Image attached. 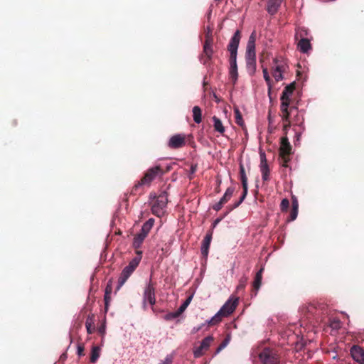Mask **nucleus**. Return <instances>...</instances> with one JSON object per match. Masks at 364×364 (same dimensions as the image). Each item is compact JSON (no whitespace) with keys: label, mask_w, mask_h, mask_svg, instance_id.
Returning <instances> with one entry per match:
<instances>
[{"label":"nucleus","mask_w":364,"mask_h":364,"mask_svg":"<svg viewBox=\"0 0 364 364\" xmlns=\"http://www.w3.org/2000/svg\"><path fill=\"white\" fill-rule=\"evenodd\" d=\"M324 310L325 306L321 304H308L302 306L300 309V326L305 327L309 324L315 327L323 321Z\"/></svg>","instance_id":"f257e3e1"},{"label":"nucleus","mask_w":364,"mask_h":364,"mask_svg":"<svg viewBox=\"0 0 364 364\" xmlns=\"http://www.w3.org/2000/svg\"><path fill=\"white\" fill-rule=\"evenodd\" d=\"M164 171L160 165L149 168L144 174L143 177L133 186L131 194L141 195L144 191V187H149L151 182L157 176H161Z\"/></svg>","instance_id":"f03ea898"},{"label":"nucleus","mask_w":364,"mask_h":364,"mask_svg":"<svg viewBox=\"0 0 364 364\" xmlns=\"http://www.w3.org/2000/svg\"><path fill=\"white\" fill-rule=\"evenodd\" d=\"M295 90V83L292 82L287 86H286L282 91V96L280 97L281 100V117L282 119H284V120H287L289 115L294 111H296V107H289V103H290V96L293 93L294 90Z\"/></svg>","instance_id":"7ed1b4c3"},{"label":"nucleus","mask_w":364,"mask_h":364,"mask_svg":"<svg viewBox=\"0 0 364 364\" xmlns=\"http://www.w3.org/2000/svg\"><path fill=\"white\" fill-rule=\"evenodd\" d=\"M237 304V298H230L221 307L219 311L208 321V325L214 326L220 323L223 317L230 315L235 311Z\"/></svg>","instance_id":"20e7f679"},{"label":"nucleus","mask_w":364,"mask_h":364,"mask_svg":"<svg viewBox=\"0 0 364 364\" xmlns=\"http://www.w3.org/2000/svg\"><path fill=\"white\" fill-rule=\"evenodd\" d=\"M241 38V32L239 30H237L233 36L231 38L228 46V50L230 52V68H235L237 67V49L239 46V43Z\"/></svg>","instance_id":"39448f33"},{"label":"nucleus","mask_w":364,"mask_h":364,"mask_svg":"<svg viewBox=\"0 0 364 364\" xmlns=\"http://www.w3.org/2000/svg\"><path fill=\"white\" fill-rule=\"evenodd\" d=\"M279 154L282 166L288 167V164L291 160L290 156L292 154V147L289 141L287 136H283L281 138Z\"/></svg>","instance_id":"423d86ee"},{"label":"nucleus","mask_w":364,"mask_h":364,"mask_svg":"<svg viewBox=\"0 0 364 364\" xmlns=\"http://www.w3.org/2000/svg\"><path fill=\"white\" fill-rule=\"evenodd\" d=\"M259 357L263 364H279L280 362L279 354L275 348H264Z\"/></svg>","instance_id":"0eeeda50"},{"label":"nucleus","mask_w":364,"mask_h":364,"mask_svg":"<svg viewBox=\"0 0 364 364\" xmlns=\"http://www.w3.org/2000/svg\"><path fill=\"white\" fill-rule=\"evenodd\" d=\"M168 203V193L166 191H162L154 202L151 206L152 213L160 217L164 213V209Z\"/></svg>","instance_id":"6e6552de"},{"label":"nucleus","mask_w":364,"mask_h":364,"mask_svg":"<svg viewBox=\"0 0 364 364\" xmlns=\"http://www.w3.org/2000/svg\"><path fill=\"white\" fill-rule=\"evenodd\" d=\"M185 145L186 137L182 134L173 135L168 142V146L172 149H178L183 147Z\"/></svg>","instance_id":"1a4fd4ad"},{"label":"nucleus","mask_w":364,"mask_h":364,"mask_svg":"<svg viewBox=\"0 0 364 364\" xmlns=\"http://www.w3.org/2000/svg\"><path fill=\"white\" fill-rule=\"evenodd\" d=\"M143 301L144 304L148 301L151 306H154L156 303L155 288L151 282L144 289Z\"/></svg>","instance_id":"9d476101"},{"label":"nucleus","mask_w":364,"mask_h":364,"mask_svg":"<svg viewBox=\"0 0 364 364\" xmlns=\"http://www.w3.org/2000/svg\"><path fill=\"white\" fill-rule=\"evenodd\" d=\"M256 32L253 31L248 40L245 53V58H256L255 53Z\"/></svg>","instance_id":"9b49d317"},{"label":"nucleus","mask_w":364,"mask_h":364,"mask_svg":"<svg viewBox=\"0 0 364 364\" xmlns=\"http://www.w3.org/2000/svg\"><path fill=\"white\" fill-rule=\"evenodd\" d=\"M260 171L263 181L269 180V168L264 152H260Z\"/></svg>","instance_id":"f8f14e48"},{"label":"nucleus","mask_w":364,"mask_h":364,"mask_svg":"<svg viewBox=\"0 0 364 364\" xmlns=\"http://www.w3.org/2000/svg\"><path fill=\"white\" fill-rule=\"evenodd\" d=\"M212 238H213V231L209 230L206 233V235L202 242L201 247H200L201 254H202L203 257H204L205 258L208 257Z\"/></svg>","instance_id":"ddd939ff"},{"label":"nucleus","mask_w":364,"mask_h":364,"mask_svg":"<svg viewBox=\"0 0 364 364\" xmlns=\"http://www.w3.org/2000/svg\"><path fill=\"white\" fill-rule=\"evenodd\" d=\"M352 358L356 362L364 364V349L357 345L353 346L350 349Z\"/></svg>","instance_id":"4468645a"},{"label":"nucleus","mask_w":364,"mask_h":364,"mask_svg":"<svg viewBox=\"0 0 364 364\" xmlns=\"http://www.w3.org/2000/svg\"><path fill=\"white\" fill-rule=\"evenodd\" d=\"M134 270L135 269L130 267L129 264L123 269L118 279V289H119L126 282Z\"/></svg>","instance_id":"2eb2a0df"},{"label":"nucleus","mask_w":364,"mask_h":364,"mask_svg":"<svg viewBox=\"0 0 364 364\" xmlns=\"http://www.w3.org/2000/svg\"><path fill=\"white\" fill-rule=\"evenodd\" d=\"M264 271V268L262 267L257 273L255 277L252 287L254 290V295L256 296L257 294L258 290L259 289L261 285H262V273Z\"/></svg>","instance_id":"dca6fc26"},{"label":"nucleus","mask_w":364,"mask_h":364,"mask_svg":"<svg viewBox=\"0 0 364 364\" xmlns=\"http://www.w3.org/2000/svg\"><path fill=\"white\" fill-rule=\"evenodd\" d=\"M282 4V0H268L267 11L271 14H275Z\"/></svg>","instance_id":"f3484780"},{"label":"nucleus","mask_w":364,"mask_h":364,"mask_svg":"<svg viewBox=\"0 0 364 364\" xmlns=\"http://www.w3.org/2000/svg\"><path fill=\"white\" fill-rule=\"evenodd\" d=\"M210 343H200L199 347H195L193 349L195 358H199L204 355V353L210 348Z\"/></svg>","instance_id":"a211bd4d"},{"label":"nucleus","mask_w":364,"mask_h":364,"mask_svg":"<svg viewBox=\"0 0 364 364\" xmlns=\"http://www.w3.org/2000/svg\"><path fill=\"white\" fill-rule=\"evenodd\" d=\"M298 48L303 53H308L309 50H311V45L309 40L302 38L298 43Z\"/></svg>","instance_id":"6ab92c4d"},{"label":"nucleus","mask_w":364,"mask_h":364,"mask_svg":"<svg viewBox=\"0 0 364 364\" xmlns=\"http://www.w3.org/2000/svg\"><path fill=\"white\" fill-rule=\"evenodd\" d=\"M247 70L250 75H253L256 71V58H245Z\"/></svg>","instance_id":"aec40b11"},{"label":"nucleus","mask_w":364,"mask_h":364,"mask_svg":"<svg viewBox=\"0 0 364 364\" xmlns=\"http://www.w3.org/2000/svg\"><path fill=\"white\" fill-rule=\"evenodd\" d=\"M285 70V66L284 65H277L272 72V75L277 82H279L283 79L282 73Z\"/></svg>","instance_id":"412c9836"},{"label":"nucleus","mask_w":364,"mask_h":364,"mask_svg":"<svg viewBox=\"0 0 364 364\" xmlns=\"http://www.w3.org/2000/svg\"><path fill=\"white\" fill-rule=\"evenodd\" d=\"M214 130L222 135H224L225 131V127L223 126L221 120L216 116H213V118Z\"/></svg>","instance_id":"4be33fe9"},{"label":"nucleus","mask_w":364,"mask_h":364,"mask_svg":"<svg viewBox=\"0 0 364 364\" xmlns=\"http://www.w3.org/2000/svg\"><path fill=\"white\" fill-rule=\"evenodd\" d=\"M240 176L242 188L245 190V192H247V177L245 173V167L242 164L240 165Z\"/></svg>","instance_id":"5701e85b"},{"label":"nucleus","mask_w":364,"mask_h":364,"mask_svg":"<svg viewBox=\"0 0 364 364\" xmlns=\"http://www.w3.org/2000/svg\"><path fill=\"white\" fill-rule=\"evenodd\" d=\"M85 326L88 333H92L95 331V316L93 315L88 316L86 319Z\"/></svg>","instance_id":"b1692460"},{"label":"nucleus","mask_w":364,"mask_h":364,"mask_svg":"<svg viewBox=\"0 0 364 364\" xmlns=\"http://www.w3.org/2000/svg\"><path fill=\"white\" fill-rule=\"evenodd\" d=\"M136 256L134 257L129 263V265L130 267H132L133 269H135L138 267L141 257H142V251L141 250H136Z\"/></svg>","instance_id":"393cba45"},{"label":"nucleus","mask_w":364,"mask_h":364,"mask_svg":"<svg viewBox=\"0 0 364 364\" xmlns=\"http://www.w3.org/2000/svg\"><path fill=\"white\" fill-rule=\"evenodd\" d=\"M193 117L196 123L199 124L202 120V111L198 106H194L193 108Z\"/></svg>","instance_id":"a878e982"},{"label":"nucleus","mask_w":364,"mask_h":364,"mask_svg":"<svg viewBox=\"0 0 364 364\" xmlns=\"http://www.w3.org/2000/svg\"><path fill=\"white\" fill-rule=\"evenodd\" d=\"M234 191H235V188L233 187H229L227 188L225 194L223 195V196L220 198V201L223 204L225 205L226 203H228L230 199L231 198V197L233 195V193H234Z\"/></svg>","instance_id":"bb28decb"},{"label":"nucleus","mask_w":364,"mask_h":364,"mask_svg":"<svg viewBox=\"0 0 364 364\" xmlns=\"http://www.w3.org/2000/svg\"><path fill=\"white\" fill-rule=\"evenodd\" d=\"M100 347L93 346L91 350L90 362L95 363L100 357Z\"/></svg>","instance_id":"cd10ccee"},{"label":"nucleus","mask_w":364,"mask_h":364,"mask_svg":"<svg viewBox=\"0 0 364 364\" xmlns=\"http://www.w3.org/2000/svg\"><path fill=\"white\" fill-rule=\"evenodd\" d=\"M234 113H235V123L237 125L240 126L241 127H243L245 126V122L242 119V114L237 107H235L234 109Z\"/></svg>","instance_id":"c85d7f7f"},{"label":"nucleus","mask_w":364,"mask_h":364,"mask_svg":"<svg viewBox=\"0 0 364 364\" xmlns=\"http://www.w3.org/2000/svg\"><path fill=\"white\" fill-rule=\"evenodd\" d=\"M328 326L332 330H337L341 328V323L340 320L336 318H330L328 319Z\"/></svg>","instance_id":"c756f323"},{"label":"nucleus","mask_w":364,"mask_h":364,"mask_svg":"<svg viewBox=\"0 0 364 364\" xmlns=\"http://www.w3.org/2000/svg\"><path fill=\"white\" fill-rule=\"evenodd\" d=\"M154 224V219L150 218L149 219L144 225H142L141 230L142 232L149 233L151 229L153 228Z\"/></svg>","instance_id":"7c9ffc66"},{"label":"nucleus","mask_w":364,"mask_h":364,"mask_svg":"<svg viewBox=\"0 0 364 364\" xmlns=\"http://www.w3.org/2000/svg\"><path fill=\"white\" fill-rule=\"evenodd\" d=\"M229 75H230V79L232 80L233 83L235 84L236 82V81L237 80V77H238L237 67H235V68H229Z\"/></svg>","instance_id":"2f4dec72"},{"label":"nucleus","mask_w":364,"mask_h":364,"mask_svg":"<svg viewBox=\"0 0 364 364\" xmlns=\"http://www.w3.org/2000/svg\"><path fill=\"white\" fill-rule=\"evenodd\" d=\"M247 194V192H245V190H243L242 195L240 197V200L238 201L235 202L232 205H230L228 207L229 208V211H231L233 209L237 208L242 203V201L245 198Z\"/></svg>","instance_id":"473e14b6"},{"label":"nucleus","mask_w":364,"mask_h":364,"mask_svg":"<svg viewBox=\"0 0 364 364\" xmlns=\"http://www.w3.org/2000/svg\"><path fill=\"white\" fill-rule=\"evenodd\" d=\"M143 242H144V240H142V237H140V236L136 235L134 236V240H133V247L136 250H139L138 249L140 247V246L141 245Z\"/></svg>","instance_id":"72a5a7b5"},{"label":"nucleus","mask_w":364,"mask_h":364,"mask_svg":"<svg viewBox=\"0 0 364 364\" xmlns=\"http://www.w3.org/2000/svg\"><path fill=\"white\" fill-rule=\"evenodd\" d=\"M282 121L285 122L283 126V129H282L283 132H284V136H287L288 130L291 126V121L290 119V115H289L287 120H284V119H282Z\"/></svg>","instance_id":"f704fd0d"},{"label":"nucleus","mask_w":364,"mask_h":364,"mask_svg":"<svg viewBox=\"0 0 364 364\" xmlns=\"http://www.w3.org/2000/svg\"><path fill=\"white\" fill-rule=\"evenodd\" d=\"M263 75H264V80L266 81L268 87H269V92H270V90H271V87H272V80H271V78L269 75V73H268V71H267V68H263Z\"/></svg>","instance_id":"c9c22d12"},{"label":"nucleus","mask_w":364,"mask_h":364,"mask_svg":"<svg viewBox=\"0 0 364 364\" xmlns=\"http://www.w3.org/2000/svg\"><path fill=\"white\" fill-rule=\"evenodd\" d=\"M180 315L181 314L178 313V311L175 312H171L164 316V319L166 321H171L178 318Z\"/></svg>","instance_id":"e433bc0d"},{"label":"nucleus","mask_w":364,"mask_h":364,"mask_svg":"<svg viewBox=\"0 0 364 364\" xmlns=\"http://www.w3.org/2000/svg\"><path fill=\"white\" fill-rule=\"evenodd\" d=\"M213 38L212 34L206 33L205 39L203 43L204 46H213Z\"/></svg>","instance_id":"4c0bfd02"},{"label":"nucleus","mask_w":364,"mask_h":364,"mask_svg":"<svg viewBox=\"0 0 364 364\" xmlns=\"http://www.w3.org/2000/svg\"><path fill=\"white\" fill-rule=\"evenodd\" d=\"M289 206V201L287 198H284L280 204V208L282 212L287 211Z\"/></svg>","instance_id":"58836bf2"},{"label":"nucleus","mask_w":364,"mask_h":364,"mask_svg":"<svg viewBox=\"0 0 364 364\" xmlns=\"http://www.w3.org/2000/svg\"><path fill=\"white\" fill-rule=\"evenodd\" d=\"M212 56L205 55H203V53L200 55V62L205 65H209Z\"/></svg>","instance_id":"ea45409f"},{"label":"nucleus","mask_w":364,"mask_h":364,"mask_svg":"<svg viewBox=\"0 0 364 364\" xmlns=\"http://www.w3.org/2000/svg\"><path fill=\"white\" fill-rule=\"evenodd\" d=\"M202 53L205 55L213 56V46H203V49Z\"/></svg>","instance_id":"a19ab883"},{"label":"nucleus","mask_w":364,"mask_h":364,"mask_svg":"<svg viewBox=\"0 0 364 364\" xmlns=\"http://www.w3.org/2000/svg\"><path fill=\"white\" fill-rule=\"evenodd\" d=\"M112 288L109 286H107L105 289V304L107 305L108 301L109 299V294H111Z\"/></svg>","instance_id":"79ce46f5"},{"label":"nucleus","mask_w":364,"mask_h":364,"mask_svg":"<svg viewBox=\"0 0 364 364\" xmlns=\"http://www.w3.org/2000/svg\"><path fill=\"white\" fill-rule=\"evenodd\" d=\"M173 360V355L169 354V355H167L166 357L165 358L164 360H163L159 364H172Z\"/></svg>","instance_id":"37998d69"},{"label":"nucleus","mask_w":364,"mask_h":364,"mask_svg":"<svg viewBox=\"0 0 364 364\" xmlns=\"http://www.w3.org/2000/svg\"><path fill=\"white\" fill-rule=\"evenodd\" d=\"M296 113V115L294 116V121L296 122V123H299V126H301L303 123V119H301V120H300L299 119V111H298V109L296 108V110H294L291 114H290V116L294 114V113Z\"/></svg>","instance_id":"c03bdc74"},{"label":"nucleus","mask_w":364,"mask_h":364,"mask_svg":"<svg viewBox=\"0 0 364 364\" xmlns=\"http://www.w3.org/2000/svg\"><path fill=\"white\" fill-rule=\"evenodd\" d=\"M298 211H299V209L291 208V213H290V219H289L290 221H293L296 218L297 215H298Z\"/></svg>","instance_id":"a18cd8bd"},{"label":"nucleus","mask_w":364,"mask_h":364,"mask_svg":"<svg viewBox=\"0 0 364 364\" xmlns=\"http://www.w3.org/2000/svg\"><path fill=\"white\" fill-rule=\"evenodd\" d=\"M247 280V277L241 278V279L240 280V284L237 286V289H244L245 287V283H246Z\"/></svg>","instance_id":"49530a36"},{"label":"nucleus","mask_w":364,"mask_h":364,"mask_svg":"<svg viewBox=\"0 0 364 364\" xmlns=\"http://www.w3.org/2000/svg\"><path fill=\"white\" fill-rule=\"evenodd\" d=\"M224 205L219 200L213 206V209L215 211H219Z\"/></svg>","instance_id":"de8ad7c7"},{"label":"nucleus","mask_w":364,"mask_h":364,"mask_svg":"<svg viewBox=\"0 0 364 364\" xmlns=\"http://www.w3.org/2000/svg\"><path fill=\"white\" fill-rule=\"evenodd\" d=\"M292 202H291V206L292 208H297L299 209V203L295 196H292Z\"/></svg>","instance_id":"09e8293b"},{"label":"nucleus","mask_w":364,"mask_h":364,"mask_svg":"<svg viewBox=\"0 0 364 364\" xmlns=\"http://www.w3.org/2000/svg\"><path fill=\"white\" fill-rule=\"evenodd\" d=\"M188 305L187 304V303L183 302V303L181 305V306L178 309V310H177V311H178V313H179L180 314H182V313H183V312L186 309V308L188 307Z\"/></svg>","instance_id":"8fccbe9b"},{"label":"nucleus","mask_w":364,"mask_h":364,"mask_svg":"<svg viewBox=\"0 0 364 364\" xmlns=\"http://www.w3.org/2000/svg\"><path fill=\"white\" fill-rule=\"evenodd\" d=\"M294 130H295L294 144H296V143L297 141L299 142L300 140L301 132L300 131H296V129H294Z\"/></svg>","instance_id":"3c124183"},{"label":"nucleus","mask_w":364,"mask_h":364,"mask_svg":"<svg viewBox=\"0 0 364 364\" xmlns=\"http://www.w3.org/2000/svg\"><path fill=\"white\" fill-rule=\"evenodd\" d=\"M228 343H221L220 345L217 348L215 354L219 353L222 350H223L226 347Z\"/></svg>","instance_id":"603ef678"},{"label":"nucleus","mask_w":364,"mask_h":364,"mask_svg":"<svg viewBox=\"0 0 364 364\" xmlns=\"http://www.w3.org/2000/svg\"><path fill=\"white\" fill-rule=\"evenodd\" d=\"M355 339L360 341H364V331L362 332H359L358 336H355Z\"/></svg>","instance_id":"864d4df0"},{"label":"nucleus","mask_w":364,"mask_h":364,"mask_svg":"<svg viewBox=\"0 0 364 364\" xmlns=\"http://www.w3.org/2000/svg\"><path fill=\"white\" fill-rule=\"evenodd\" d=\"M137 235L140 236V237H142V240H144V239L146 237L148 233L146 232H142V230L141 229L140 230V232H139L138 234H136Z\"/></svg>","instance_id":"5fc2aeb1"},{"label":"nucleus","mask_w":364,"mask_h":364,"mask_svg":"<svg viewBox=\"0 0 364 364\" xmlns=\"http://www.w3.org/2000/svg\"><path fill=\"white\" fill-rule=\"evenodd\" d=\"M137 235L140 236V237H142V240H144V239L146 237L148 233L146 232H142V230L141 229L140 230V232H139L138 234H136Z\"/></svg>","instance_id":"6e6d98bb"},{"label":"nucleus","mask_w":364,"mask_h":364,"mask_svg":"<svg viewBox=\"0 0 364 364\" xmlns=\"http://www.w3.org/2000/svg\"><path fill=\"white\" fill-rule=\"evenodd\" d=\"M66 358H67V355H66V354H65V353L62 354V355H60V362L63 363V362H64V360H66ZM59 364H63V363H59Z\"/></svg>","instance_id":"4d7b16f0"},{"label":"nucleus","mask_w":364,"mask_h":364,"mask_svg":"<svg viewBox=\"0 0 364 364\" xmlns=\"http://www.w3.org/2000/svg\"><path fill=\"white\" fill-rule=\"evenodd\" d=\"M196 169H197V165L196 164H195V165L192 164L191 166V172L192 173H195L196 171Z\"/></svg>","instance_id":"13d9d810"},{"label":"nucleus","mask_w":364,"mask_h":364,"mask_svg":"<svg viewBox=\"0 0 364 364\" xmlns=\"http://www.w3.org/2000/svg\"><path fill=\"white\" fill-rule=\"evenodd\" d=\"M192 298H193V295H191L189 296L185 301L184 302L185 303H187L188 305H189V304L191 303V300H192Z\"/></svg>","instance_id":"bf43d9fd"},{"label":"nucleus","mask_w":364,"mask_h":364,"mask_svg":"<svg viewBox=\"0 0 364 364\" xmlns=\"http://www.w3.org/2000/svg\"><path fill=\"white\" fill-rule=\"evenodd\" d=\"M213 341L212 337H210V336H207V337L204 338L201 341H205V342H208V341Z\"/></svg>","instance_id":"052dcab7"},{"label":"nucleus","mask_w":364,"mask_h":364,"mask_svg":"<svg viewBox=\"0 0 364 364\" xmlns=\"http://www.w3.org/2000/svg\"><path fill=\"white\" fill-rule=\"evenodd\" d=\"M77 349H78L79 355H81V353H82V352L83 350V347H81L80 346H78Z\"/></svg>","instance_id":"680f3d73"},{"label":"nucleus","mask_w":364,"mask_h":364,"mask_svg":"<svg viewBox=\"0 0 364 364\" xmlns=\"http://www.w3.org/2000/svg\"><path fill=\"white\" fill-rule=\"evenodd\" d=\"M171 166H166V169L165 171H164V173H166V172H168V171H169L171 170Z\"/></svg>","instance_id":"e2e57ef3"},{"label":"nucleus","mask_w":364,"mask_h":364,"mask_svg":"<svg viewBox=\"0 0 364 364\" xmlns=\"http://www.w3.org/2000/svg\"><path fill=\"white\" fill-rule=\"evenodd\" d=\"M207 30H208L207 33L212 34V31H211V29H210V27H208V28H207Z\"/></svg>","instance_id":"0e129e2a"},{"label":"nucleus","mask_w":364,"mask_h":364,"mask_svg":"<svg viewBox=\"0 0 364 364\" xmlns=\"http://www.w3.org/2000/svg\"><path fill=\"white\" fill-rule=\"evenodd\" d=\"M99 331H100V333H104V331H105L104 327L100 328L99 329Z\"/></svg>","instance_id":"69168bd1"},{"label":"nucleus","mask_w":364,"mask_h":364,"mask_svg":"<svg viewBox=\"0 0 364 364\" xmlns=\"http://www.w3.org/2000/svg\"><path fill=\"white\" fill-rule=\"evenodd\" d=\"M214 99L216 102H218L219 101V99L218 98L217 95L215 94H214Z\"/></svg>","instance_id":"338daca9"},{"label":"nucleus","mask_w":364,"mask_h":364,"mask_svg":"<svg viewBox=\"0 0 364 364\" xmlns=\"http://www.w3.org/2000/svg\"><path fill=\"white\" fill-rule=\"evenodd\" d=\"M229 340H230L229 336H227V337L223 340V341L227 342V341H229Z\"/></svg>","instance_id":"774afa93"}]
</instances>
